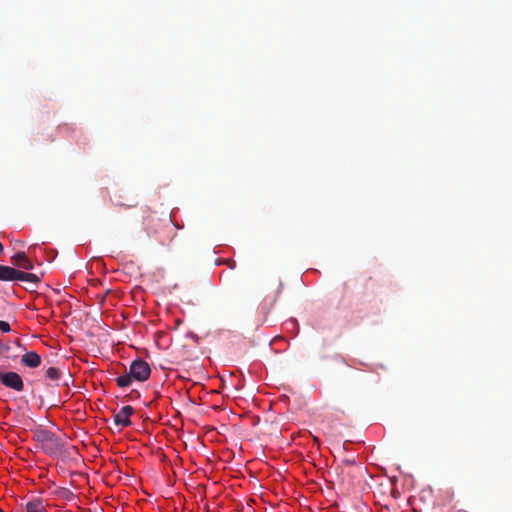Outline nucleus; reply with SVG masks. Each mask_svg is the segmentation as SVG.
I'll use <instances>...</instances> for the list:
<instances>
[{
	"label": "nucleus",
	"mask_w": 512,
	"mask_h": 512,
	"mask_svg": "<svg viewBox=\"0 0 512 512\" xmlns=\"http://www.w3.org/2000/svg\"><path fill=\"white\" fill-rule=\"evenodd\" d=\"M0 330L4 333H8L11 331L10 324L6 321L0 320Z\"/></svg>",
	"instance_id": "9d476101"
},
{
	"label": "nucleus",
	"mask_w": 512,
	"mask_h": 512,
	"mask_svg": "<svg viewBox=\"0 0 512 512\" xmlns=\"http://www.w3.org/2000/svg\"><path fill=\"white\" fill-rule=\"evenodd\" d=\"M150 374L151 369L149 364L144 360L137 359L131 363L129 373L118 376L115 381L119 387L125 388L132 383V379L143 382L150 377Z\"/></svg>",
	"instance_id": "f03ea898"
},
{
	"label": "nucleus",
	"mask_w": 512,
	"mask_h": 512,
	"mask_svg": "<svg viewBox=\"0 0 512 512\" xmlns=\"http://www.w3.org/2000/svg\"><path fill=\"white\" fill-rule=\"evenodd\" d=\"M62 376V372L60 369L56 367H49L45 371V378L52 381V382H58Z\"/></svg>",
	"instance_id": "1a4fd4ad"
},
{
	"label": "nucleus",
	"mask_w": 512,
	"mask_h": 512,
	"mask_svg": "<svg viewBox=\"0 0 512 512\" xmlns=\"http://www.w3.org/2000/svg\"><path fill=\"white\" fill-rule=\"evenodd\" d=\"M134 413V408L130 405L124 406L114 414V423L117 426L128 427L130 426V416Z\"/></svg>",
	"instance_id": "39448f33"
},
{
	"label": "nucleus",
	"mask_w": 512,
	"mask_h": 512,
	"mask_svg": "<svg viewBox=\"0 0 512 512\" xmlns=\"http://www.w3.org/2000/svg\"><path fill=\"white\" fill-rule=\"evenodd\" d=\"M21 364L28 368H37L41 365V357L35 351H25L21 356Z\"/></svg>",
	"instance_id": "423d86ee"
},
{
	"label": "nucleus",
	"mask_w": 512,
	"mask_h": 512,
	"mask_svg": "<svg viewBox=\"0 0 512 512\" xmlns=\"http://www.w3.org/2000/svg\"><path fill=\"white\" fill-rule=\"evenodd\" d=\"M3 251H4V246H3V244L0 242V254H2V253H3Z\"/></svg>",
	"instance_id": "4468645a"
},
{
	"label": "nucleus",
	"mask_w": 512,
	"mask_h": 512,
	"mask_svg": "<svg viewBox=\"0 0 512 512\" xmlns=\"http://www.w3.org/2000/svg\"><path fill=\"white\" fill-rule=\"evenodd\" d=\"M0 383L16 392H22L24 390V382L21 376L16 372L0 371Z\"/></svg>",
	"instance_id": "20e7f679"
},
{
	"label": "nucleus",
	"mask_w": 512,
	"mask_h": 512,
	"mask_svg": "<svg viewBox=\"0 0 512 512\" xmlns=\"http://www.w3.org/2000/svg\"><path fill=\"white\" fill-rule=\"evenodd\" d=\"M226 262L230 269H234L236 267V262L234 260L229 259Z\"/></svg>",
	"instance_id": "f8f14e48"
},
{
	"label": "nucleus",
	"mask_w": 512,
	"mask_h": 512,
	"mask_svg": "<svg viewBox=\"0 0 512 512\" xmlns=\"http://www.w3.org/2000/svg\"><path fill=\"white\" fill-rule=\"evenodd\" d=\"M118 205H119V206H123V207H125V208H131V207H135V206L137 205V203H133V204H129V205H125V204L120 203V204H118Z\"/></svg>",
	"instance_id": "ddd939ff"
},
{
	"label": "nucleus",
	"mask_w": 512,
	"mask_h": 512,
	"mask_svg": "<svg viewBox=\"0 0 512 512\" xmlns=\"http://www.w3.org/2000/svg\"><path fill=\"white\" fill-rule=\"evenodd\" d=\"M34 437L41 449L48 455H59L65 450L63 440L49 430H39Z\"/></svg>",
	"instance_id": "7ed1b4c3"
},
{
	"label": "nucleus",
	"mask_w": 512,
	"mask_h": 512,
	"mask_svg": "<svg viewBox=\"0 0 512 512\" xmlns=\"http://www.w3.org/2000/svg\"><path fill=\"white\" fill-rule=\"evenodd\" d=\"M0 356L4 359L15 361L19 358V352L13 346L12 342L0 343Z\"/></svg>",
	"instance_id": "0eeeda50"
},
{
	"label": "nucleus",
	"mask_w": 512,
	"mask_h": 512,
	"mask_svg": "<svg viewBox=\"0 0 512 512\" xmlns=\"http://www.w3.org/2000/svg\"><path fill=\"white\" fill-rule=\"evenodd\" d=\"M12 344L16 349L26 351V348L21 344L20 339H16Z\"/></svg>",
	"instance_id": "9b49d317"
},
{
	"label": "nucleus",
	"mask_w": 512,
	"mask_h": 512,
	"mask_svg": "<svg viewBox=\"0 0 512 512\" xmlns=\"http://www.w3.org/2000/svg\"><path fill=\"white\" fill-rule=\"evenodd\" d=\"M313 440L317 445H319V439L316 436L313 437Z\"/></svg>",
	"instance_id": "2eb2a0df"
},
{
	"label": "nucleus",
	"mask_w": 512,
	"mask_h": 512,
	"mask_svg": "<svg viewBox=\"0 0 512 512\" xmlns=\"http://www.w3.org/2000/svg\"><path fill=\"white\" fill-rule=\"evenodd\" d=\"M47 505L41 498H35L28 501L23 507V512H46Z\"/></svg>",
	"instance_id": "6e6552de"
},
{
	"label": "nucleus",
	"mask_w": 512,
	"mask_h": 512,
	"mask_svg": "<svg viewBox=\"0 0 512 512\" xmlns=\"http://www.w3.org/2000/svg\"><path fill=\"white\" fill-rule=\"evenodd\" d=\"M12 263L18 268L7 265H0V281L2 282H15L23 281L38 285L41 278L34 274L27 272L34 268L33 263L28 259L24 252H17L11 257Z\"/></svg>",
	"instance_id": "f257e3e1"
},
{
	"label": "nucleus",
	"mask_w": 512,
	"mask_h": 512,
	"mask_svg": "<svg viewBox=\"0 0 512 512\" xmlns=\"http://www.w3.org/2000/svg\"><path fill=\"white\" fill-rule=\"evenodd\" d=\"M0 512H4V511L0 508Z\"/></svg>",
	"instance_id": "dca6fc26"
}]
</instances>
